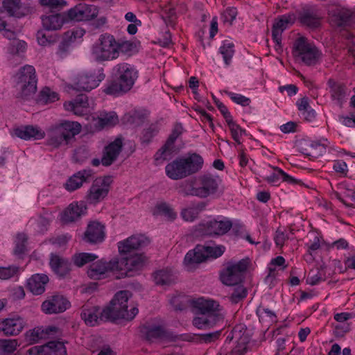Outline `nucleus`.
Returning <instances> with one entry per match:
<instances>
[{
	"label": "nucleus",
	"mask_w": 355,
	"mask_h": 355,
	"mask_svg": "<svg viewBox=\"0 0 355 355\" xmlns=\"http://www.w3.org/2000/svg\"><path fill=\"white\" fill-rule=\"evenodd\" d=\"M41 6L49 8V10H56L66 6L64 0H40Z\"/></svg>",
	"instance_id": "nucleus-63"
},
{
	"label": "nucleus",
	"mask_w": 355,
	"mask_h": 355,
	"mask_svg": "<svg viewBox=\"0 0 355 355\" xmlns=\"http://www.w3.org/2000/svg\"><path fill=\"white\" fill-rule=\"evenodd\" d=\"M174 152V146L172 145L167 146V143L155 153V160L157 164H161L164 161L170 159Z\"/></svg>",
	"instance_id": "nucleus-48"
},
{
	"label": "nucleus",
	"mask_w": 355,
	"mask_h": 355,
	"mask_svg": "<svg viewBox=\"0 0 355 355\" xmlns=\"http://www.w3.org/2000/svg\"><path fill=\"white\" fill-rule=\"evenodd\" d=\"M178 193L183 196H196L198 198V191L196 178L186 180L180 183L178 187Z\"/></svg>",
	"instance_id": "nucleus-46"
},
{
	"label": "nucleus",
	"mask_w": 355,
	"mask_h": 355,
	"mask_svg": "<svg viewBox=\"0 0 355 355\" xmlns=\"http://www.w3.org/2000/svg\"><path fill=\"white\" fill-rule=\"evenodd\" d=\"M28 237L24 233H19L17 234L15 243V247L14 249V253L16 255H21L26 250V243Z\"/></svg>",
	"instance_id": "nucleus-54"
},
{
	"label": "nucleus",
	"mask_w": 355,
	"mask_h": 355,
	"mask_svg": "<svg viewBox=\"0 0 355 355\" xmlns=\"http://www.w3.org/2000/svg\"><path fill=\"white\" fill-rule=\"evenodd\" d=\"M19 268L16 266H0V279L8 280L17 275Z\"/></svg>",
	"instance_id": "nucleus-59"
},
{
	"label": "nucleus",
	"mask_w": 355,
	"mask_h": 355,
	"mask_svg": "<svg viewBox=\"0 0 355 355\" xmlns=\"http://www.w3.org/2000/svg\"><path fill=\"white\" fill-rule=\"evenodd\" d=\"M3 7L10 16L19 18L24 15L21 10V0H3Z\"/></svg>",
	"instance_id": "nucleus-45"
},
{
	"label": "nucleus",
	"mask_w": 355,
	"mask_h": 355,
	"mask_svg": "<svg viewBox=\"0 0 355 355\" xmlns=\"http://www.w3.org/2000/svg\"><path fill=\"white\" fill-rule=\"evenodd\" d=\"M64 107L66 110L72 112L77 116H83L89 112L88 97L86 95L80 94L71 101L65 102Z\"/></svg>",
	"instance_id": "nucleus-30"
},
{
	"label": "nucleus",
	"mask_w": 355,
	"mask_h": 355,
	"mask_svg": "<svg viewBox=\"0 0 355 355\" xmlns=\"http://www.w3.org/2000/svg\"><path fill=\"white\" fill-rule=\"evenodd\" d=\"M119 121L115 112L101 114L99 117L93 119V128L95 131H100L105 127L113 126Z\"/></svg>",
	"instance_id": "nucleus-39"
},
{
	"label": "nucleus",
	"mask_w": 355,
	"mask_h": 355,
	"mask_svg": "<svg viewBox=\"0 0 355 355\" xmlns=\"http://www.w3.org/2000/svg\"><path fill=\"white\" fill-rule=\"evenodd\" d=\"M268 167L272 170L270 175L263 178V180L268 184L272 186H278L281 180L291 184H295L298 182L297 180L285 173L282 168L272 166L270 164H268Z\"/></svg>",
	"instance_id": "nucleus-28"
},
{
	"label": "nucleus",
	"mask_w": 355,
	"mask_h": 355,
	"mask_svg": "<svg viewBox=\"0 0 355 355\" xmlns=\"http://www.w3.org/2000/svg\"><path fill=\"white\" fill-rule=\"evenodd\" d=\"M50 266L51 269L58 275L64 277L70 270V262L58 254H51L50 258Z\"/></svg>",
	"instance_id": "nucleus-38"
},
{
	"label": "nucleus",
	"mask_w": 355,
	"mask_h": 355,
	"mask_svg": "<svg viewBox=\"0 0 355 355\" xmlns=\"http://www.w3.org/2000/svg\"><path fill=\"white\" fill-rule=\"evenodd\" d=\"M237 16V10L235 7L227 8L221 14V18L224 23L231 25Z\"/></svg>",
	"instance_id": "nucleus-62"
},
{
	"label": "nucleus",
	"mask_w": 355,
	"mask_h": 355,
	"mask_svg": "<svg viewBox=\"0 0 355 355\" xmlns=\"http://www.w3.org/2000/svg\"><path fill=\"white\" fill-rule=\"evenodd\" d=\"M113 70L115 80L105 85L103 92L108 95L119 96L130 91L138 77L135 67L123 62L116 64Z\"/></svg>",
	"instance_id": "nucleus-2"
},
{
	"label": "nucleus",
	"mask_w": 355,
	"mask_h": 355,
	"mask_svg": "<svg viewBox=\"0 0 355 355\" xmlns=\"http://www.w3.org/2000/svg\"><path fill=\"white\" fill-rule=\"evenodd\" d=\"M330 142L327 139L321 137L319 139H303L299 141L297 148L299 151L306 156L318 158L324 155Z\"/></svg>",
	"instance_id": "nucleus-12"
},
{
	"label": "nucleus",
	"mask_w": 355,
	"mask_h": 355,
	"mask_svg": "<svg viewBox=\"0 0 355 355\" xmlns=\"http://www.w3.org/2000/svg\"><path fill=\"white\" fill-rule=\"evenodd\" d=\"M166 175L171 180H180L188 176L184 160L179 157L168 163L165 167Z\"/></svg>",
	"instance_id": "nucleus-33"
},
{
	"label": "nucleus",
	"mask_w": 355,
	"mask_h": 355,
	"mask_svg": "<svg viewBox=\"0 0 355 355\" xmlns=\"http://www.w3.org/2000/svg\"><path fill=\"white\" fill-rule=\"evenodd\" d=\"M105 77L103 69L81 71L72 78L71 87L77 91L89 92L96 88Z\"/></svg>",
	"instance_id": "nucleus-7"
},
{
	"label": "nucleus",
	"mask_w": 355,
	"mask_h": 355,
	"mask_svg": "<svg viewBox=\"0 0 355 355\" xmlns=\"http://www.w3.org/2000/svg\"><path fill=\"white\" fill-rule=\"evenodd\" d=\"M14 135L24 140H40L45 137V132L38 126L24 125L13 129Z\"/></svg>",
	"instance_id": "nucleus-29"
},
{
	"label": "nucleus",
	"mask_w": 355,
	"mask_h": 355,
	"mask_svg": "<svg viewBox=\"0 0 355 355\" xmlns=\"http://www.w3.org/2000/svg\"><path fill=\"white\" fill-rule=\"evenodd\" d=\"M16 80L22 95L28 96L35 92L37 80L33 66L26 64L21 67L16 75Z\"/></svg>",
	"instance_id": "nucleus-9"
},
{
	"label": "nucleus",
	"mask_w": 355,
	"mask_h": 355,
	"mask_svg": "<svg viewBox=\"0 0 355 355\" xmlns=\"http://www.w3.org/2000/svg\"><path fill=\"white\" fill-rule=\"evenodd\" d=\"M112 182V179L110 176L96 179L87 192V200L94 205L103 200L107 196Z\"/></svg>",
	"instance_id": "nucleus-11"
},
{
	"label": "nucleus",
	"mask_w": 355,
	"mask_h": 355,
	"mask_svg": "<svg viewBox=\"0 0 355 355\" xmlns=\"http://www.w3.org/2000/svg\"><path fill=\"white\" fill-rule=\"evenodd\" d=\"M18 346L15 339H0V354H10L13 353Z\"/></svg>",
	"instance_id": "nucleus-53"
},
{
	"label": "nucleus",
	"mask_w": 355,
	"mask_h": 355,
	"mask_svg": "<svg viewBox=\"0 0 355 355\" xmlns=\"http://www.w3.org/2000/svg\"><path fill=\"white\" fill-rule=\"evenodd\" d=\"M191 305L196 313L220 315L217 311L219 305L214 300L200 297L192 300Z\"/></svg>",
	"instance_id": "nucleus-32"
},
{
	"label": "nucleus",
	"mask_w": 355,
	"mask_h": 355,
	"mask_svg": "<svg viewBox=\"0 0 355 355\" xmlns=\"http://www.w3.org/2000/svg\"><path fill=\"white\" fill-rule=\"evenodd\" d=\"M44 355H66L67 351L64 345L59 341H51L42 345Z\"/></svg>",
	"instance_id": "nucleus-44"
},
{
	"label": "nucleus",
	"mask_w": 355,
	"mask_h": 355,
	"mask_svg": "<svg viewBox=\"0 0 355 355\" xmlns=\"http://www.w3.org/2000/svg\"><path fill=\"white\" fill-rule=\"evenodd\" d=\"M223 245L206 246L198 245L193 250H189L184 259V264L186 269L191 271L196 266L206 261L207 259H216L220 257L225 252Z\"/></svg>",
	"instance_id": "nucleus-4"
},
{
	"label": "nucleus",
	"mask_w": 355,
	"mask_h": 355,
	"mask_svg": "<svg viewBox=\"0 0 355 355\" xmlns=\"http://www.w3.org/2000/svg\"><path fill=\"white\" fill-rule=\"evenodd\" d=\"M232 220L223 216H217L208 220L200 223L195 230L196 236H209L213 237L226 234L232 227Z\"/></svg>",
	"instance_id": "nucleus-5"
},
{
	"label": "nucleus",
	"mask_w": 355,
	"mask_h": 355,
	"mask_svg": "<svg viewBox=\"0 0 355 355\" xmlns=\"http://www.w3.org/2000/svg\"><path fill=\"white\" fill-rule=\"evenodd\" d=\"M59 99V94L49 87H44L39 95V102L42 104H48L57 101Z\"/></svg>",
	"instance_id": "nucleus-52"
},
{
	"label": "nucleus",
	"mask_w": 355,
	"mask_h": 355,
	"mask_svg": "<svg viewBox=\"0 0 355 355\" xmlns=\"http://www.w3.org/2000/svg\"><path fill=\"white\" fill-rule=\"evenodd\" d=\"M234 340L236 345L233 347L230 355H243L248 350L250 338L246 329L242 324L235 326L227 336L226 341Z\"/></svg>",
	"instance_id": "nucleus-13"
},
{
	"label": "nucleus",
	"mask_w": 355,
	"mask_h": 355,
	"mask_svg": "<svg viewBox=\"0 0 355 355\" xmlns=\"http://www.w3.org/2000/svg\"><path fill=\"white\" fill-rule=\"evenodd\" d=\"M130 296L131 293L128 291L117 292L110 305L101 311L98 306L85 305L80 314L81 318L87 325L91 327L98 324L100 321H115L119 319L131 320L137 315L139 310L136 306L128 310V301Z\"/></svg>",
	"instance_id": "nucleus-1"
},
{
	"label": "nucleus",
	"mask_w": 355,
	"mask_h": 355,
	"mask_svg": "<svg viewBox=\"0 0 355 355\" xmlns=\"http://www.w3.org/2000/svg\"><path fill=\"white\" fill-rule=\"evenodd\" d=\"M27 47V44L22 40H14L10 43L9 51L12 54H19L24 53Z\"/></svg>",
	"instance_id": "nucleus-64"
},
{
	"label": "nucleus",
	"mask_w": 355,
	"mask_h": 355,
	"mask_svg": "<svg viewBox=\"0 0 355 355\" xmlns=\"http://www.w3.org/2000/svg\"><path fill=\"white\" fill-rule=\"evenodd\" d=\"M295 19L294 14H288L280 16L275 21L272 28V38L275 43L276 51L282 50V33L294 23Z\"/></svg>",
	"instance_id": "nucleus-18"
},
{
	"label": "nucleus",
	"mask_w": 355,
	"mask_h": 355,
	"mask_svg": "<svg viewBox=\"0 0 355 355\" xmlns=\"http://www.w3.org/2000/svg\"><path fill=\"white\" fill-rule=\"evenodd\" d=\"M66 144L62 123L52 126L48 131L47 144L54 148L60 147L62 144Z\"/></svg>",
	"instance_id": "nucleus-35"
},
{
	"label": "nucleus",
	"mask_w": 355,
	"mask_h": 355,
	"mask_svg": "<svg viewBox=\"0 0 355 355\" xmlns=\"http://www.w3.org/2000/svg\"><path fill=\"white\" fill-rule=\"evenodd\" d=\"M236 286L230 296L231 302L233 303H238L247 295V290L243 285L239 284Z\"/></svg>",
	"instance_id": "nucleus-61"
},
{
	"label": "nucleus",
	"mask_w": 355,
	"mask_h": 355,
	"mask_svg": "<svg viewBox=\"0 0 355 355\" xmlns=\"http://www.w3.org/2000/svg\"><path fill=\"white\" fill-rule=\"evenodd\" d=\"M158 132V125L157 124H151L148 128L143 130L141 137V142L144 144H149Z\"/></svg>",
	"instance_id": "nucleus-56"
},
{
	"label": "nucleus",
	"mask_w": 355,
	"mask_h": 355,
	"mask_svg": "<svg viewBox=\"0 0 355 355\" xmlns=\"http://www.w3.org/2000/svg\"><path fill=\"white\" fill-rule=\"evenodd\" d=\"M329 15L331 23L338 27L349 26L355 20L354 12L341 6H336L330 9Z\"/></svg>",
	"instance_id": "nucleus-21"
},
{
	"label": "nucleus",
	"mask_w": 355,
	"mask_h": 355,
	"mask_svg": "<svg viewBox=\"0 0 355 355\" xmlns=\"http://www.w3.org/2000/svg\"><path fill=\"white\" fill-rule=\"evenodd\" d=\"M123 148V139L121 137L116 138L113 141L105 146L101 157V164L105 166H109L115 162Z\"/></svg>",
	"instance_id": "nucleus-25"
},
{
	"label": "nucleus",
	"mask_w": 355,
	"mask_h": 355,
	"mask_svg": "<svg viewBox=\"0 0 355 355\" xmlns=\"http://www.w3.org/2000/svg\"><path fill=\"white\" fill-rule=\"evenodd\" d=\"M140 332L144 339L150 343L175 338L161 325L146 324L141 327Z\"/></svg>",
	"instance_id": "nucleus-20"
},
{
	"label": "nucleus",
	"mask_w": 355,
	"mask_h": 355,
	"mask_svg": "<svg viewBox=\"0 0 355 355\" xmlns=\"http://www.w3.org/2000/svg\"><path fill=\"white\" fill-rule=\"evenodd\" d=\"M221 182L218 176L212 174H203L196 178L198 198H206L218 192Z\"/></svg>",
	"instance_id": "nucleus-14"
},
{
	"label": "nucleus",
	"mask_w": 355,
	"mask_h": 355,
	"mask_svg": "<svg viewBox=\"0 0 355 355\" xmlns=\"http://www.w3.org/2000/svg\"><path fill=\"white\" fill-rule=\"evenodd\" d=\"M85 31L83 28H75L71 30H69L64 33V36L67 38L71 43L75 42L78 40L82 39V37L85 34Z\"/></svg>",
	"instance_id": "nucleus-57"
},
{
	"label": "nucleus",
	"mask_w": 355,
	"mask_h": 355,
	"mask_svg": "<svg viewBox=\"0 0 355 355\" xmlns=\"http://www.w3.org/2000/svg\"><path fill=\"white\" fill-rule=\"evenodd\" d=\"M286 260L282 256H277L270 260L268 265V275L265 278V282H272L277 276V268L284 270L286 268Z\"/></svg>",
	"instance_id": "nucleus-42"
},
{
	"label": "nucleus",
	"mask_w": 355,
	"mask_h": 355,
	"mask_svg": "<svg viewBox=\"0 0 355 355\" xmlns=\"http://www.w3.org/2000/svg\"><path fill=\"white\" fill-rule=\"evenodd\" d=\"M256 312L260 321L267 319L273 321L277 318V315L273 311L262 305H260L257 307Z\"/></svg>",
	"instance_id": "nucleus-58"
},
{
	"label": "nucleus",
	"mask_w": 355,
	"mask_h": 355,
	"mask_svg": "<svg viewBox=\"0 0 355 355\" xmlns=\"http://www.w3.org/2000/svg\"><path fill=\"white\" fill-rule=\"evenodd\" d=\"M25 324L23 318L13 315L0 320V332L7 336H17L23 330Z\"/></svg>",
	"instance_id": "nucleus-22"
},
{
	"label": "nucleus",
	"mask_w": 355,
	"mask_h": 355,
	"mask_svg": "<svg viewBox=\"0 0 355 355\" xmlns=\"http://www.w3.org/2000/svg\"><path fill=\"white\" fill-rule=\"evenodd\" d=\"M121 48L115 37L107 33L101 34L93 44L91 53L98 62L112 60L117 58Z\"/></svg>",
	"instance_id": "nucleus-3"
},
{
	"label": "nucleus",
	"mask_w": 355,
	"mask_h": 355,
	"mask_svg": "<svg viewBox=\"0 0 355 355\" xmlns=\"http://www.w3.org/2000/svg\"><path fill=\"white\" fill-rule=\"evenodd\" d=\"M98 258L94 253L80 252L75 254L72 257L73 263L78 267H82L84 265L95 261Z\"/></svg>",
	"instance_id": "nucleus-51"
},
{
	"label": "nucleus",
	"mask_w": 355,
	"mask_h": 355,
	"mask_svg": "<svg viewBox=\"0 0 355 355\" xmlns=\"http://www.w3.org/2000/svg\"><path fill=\"white\" fill-rule=\"evenodd\" d=\"M43 28L46 31H58L64 24L69 22L67 12H59L57 10H49L41 16Z\"/></svg>",
	"instance_id": "nucleus-19"
},
{
	"label": "nucleus",
	"mask_w": 355,
	"mask_h": 355,
	"mask_svg": "<svg viewBox=\"0 0 355 355\" xmlns=\"http://www.w3.org/2000/svg\"><path fill=\"white\" fill-rule=\"evenodd\" d=\"M230 129L232 138L238 144H241V138L245 135V130L243 129L239 124H237L233 119L226 122Z\"/></svg>",
	"instance_id": "nucleus-50"
},
{
	"label": "nucleus",
	"mask_w": 355,
	"mask_h": 355,
	"mask_svg": "<svg viewBox=\"0 0 355 355\" xmlns=\"http://www.w3.org/2000/svg\"><path fill=\"white\" fill-rule=\"evenodd\" d=\"M93 175L92 169H84L70 177L64 184L65 189L69 191H73L79 189L84 182H89Z\"/></svg>",
	"instance_id": "nucleus-31"
},
{
	"label": "nucleus",
	"mask_w": 355,
	"mask_h": 355,
	"mask_svg": "<svg viewBox=\"0 0 355 355\" xmlns=\"http://www.w3.org/2000/svg\"><path fill=\"white\" fill-rule=\"evenodd\" d=\"M61 123L66 139V144H67L69 140L80 132L82 126L76 121H63Z\"/></svg>",
	"instance_id": "nucleus-43"
},
{
	"label": "nucleus",
	"mask_w": 355,
	"mask_h": 355,
	"mask_svg": "<svg viewBox=\"0 0 355 355\" xmlns=\"http://www.w3.org/2000/svg\"><path fill=\"white\" fill-rule=\"evenodd\" d=\"M221 331H216L208 334H196L197 341L200 343H210L216 340L220 336Z\"/></svg>",
	"instance_id": "nucleus-60"
},
{
	"label": "nucleus",
	"mask_w": 355,
	"mask_h": 355,
	"mask_svg": "<svg viewBox=\"0 0 355 355\" xmlns=\"http://www.w3.org/2000/svg\"><path fill=\"white\" fill-rule=\"evenodd\" d=\"M327 84L331 98L337 101L338 103L342 104L348 96V89L346 86L332 79L329 80Z\"/></svg>",
	"instance_id": "nucleus-37"
},
{
	"label": "nucleus",
	"mask_w": 355,
	"mask_h": 355,
	"mask_svg": "<svg viewBox=\"0 0 355 355\" xmlns=\"http://www.w3.org/2000/svg\"><path fill=\"white\" fill-rule=\"evenodd\" d=\"M149 243L147 237L142 234H135L117 243L118 250L121 256L135 254V251L146 246Z\"/></svg>",
	"instance_id": "nucleus-17"
},
{
	"label": "nucleus",
	"mask_w": 355,
	"mask_h": 355,
	"mask_svg": "<svg viewBox=\"0 0 355 355\" xmlns=\"http://www.w3.org/2000/svg\"><path fill=\"white\" fill-rule=\"evenodd\" d=\"M105 226L100 222H90L87 227L83 239L89 243H101L105 237Z\"/></svg>",
	"instance_id": "nucleus-26"
},
{
	"label": "nucleus",
	"mask_w": 355,
	"mask_h": 355,
	"mask_svg": "<svg viewBox=\"0 0 355 355\" xmlns=\"http://www.w3.org/2000/svg\"><path fill=\"white\" fill-rule=\"evenodd\" d=\"M155 210L157 214L164 215L171 220L175 219L177 214L169 205L166 202H161L155 206Z\"/></svg>",
	"instance_id": "nucleus-55"
},
{
	"label": "nucleus",
	"mask_w": 355,
	"mask_h": 355,
	"mask_svg": "<svg viewBox=\"0 0 355 355\" xmlns=\"http://www.w3.org/2000/svg\"><path fill=\"white\" fill-rule=\"evenodd\" d=\"M293 53L307 66L315 65L322 56V52L305 37H300L295 40Z\"/></svg>",
	"instance_id": "nucleus-6"
},
{
	"label": "nucleus",
	"mask_w": 355,
	"mask_h": 355,
	"mask_svg": "<svg viewBox=\"0 0 355 355\" xmlns=\"http://www.w3.org/2000/svg\"><path fill=\"white\" fill-rule=\"evenodd\" d=\"M206 206L205 202H200L186 207L182 210L181 216L185 221L193 222L198 217L200 213L205 209Z\"/></svg>",
	"instance_id": "nucleus-41"
},
{
	"label": "nucleus",
	"mask_w": 355,
	"mask_h": 355,
	"mask_svg": "<svg viewBox=\"0 0 355 355\" xmlns=\"http://www.w3.org/2000/svg\"><path fill=\"white\" fill-rule=\"evenodd\" d=\"M118 272L117 278H121L128 275V272L141 270L145 263V257L141 254H130L121 256L118 258Z\"/></svg>",
	"instance_id": "nucleus-15"
},
{
	"label": "nucleus",
	"mask_w": 355,
	"mask_h": 355,
	"mask_svg": "<svg viewBox=\"0 0 355 355\" xmlns=\"http://www.w3.org/2000/svg\"><path fill=\"white\" fill-rule=\"evenodd\" d=\"M198 315L194 317L193 320V325L199 329H210L220 321H222L223 318L222 315H212L197 313Z\"/></svg>",
	"instance_id": "nucleus-34"
},
{
	"label": "nucleus",
	"mask_w": 355,
	"mask_h": 355,
	"mask_svg": "<svg viewBox=\"0 0 355 355\" xmlns=\"http://www.w3.org/2000/svg\"><path fill=\"white\" fill-rule=\"evenodd\" d=\"M188 176L198 172L203 166L204 160L202 156L197 153L189 155L187 157H182Z\"/></svg>",
	"instance_id": "nucleus-40"
},
{
	"label": "nucleus",
	"mask_w": 355,
	"mask_h": 355,
	"mask_svg": "<svg viewBox=\"0 0 355 355\" xmlns=\"http://www.w3.org/2000/svg\"><path fill=\"white\" fill-rule=\"evenodd\" d=\"M118 258L115 257L109 261L105 259H101L90 265L87 270V275L92 279H103L109 276L110 273H116L118 272Z\"/></svg>",
	"instance_id": "nucleus-10"
},
{
	"label": "nucleus",
	"mask_w": 355,
	"mask_h": 355,
	"mask_svg": "<svg viewBox=\"0 0 355 355\" xmlns=\"http://www.w3.org/2000/svg\"><path fill=\"white\" fill-rule=\"evenodd\" d=\"M49 282V277L44 274H35L28 279L27 287L34 295H41L45 291V286Z\"/></svg>",
	"instance_id": "nucleus-36"
},
{
	"label": "nucleus",
	"mask_w": 355,
	"mask_h": 355,
	"mask_svg": "<svg viewBox=\"0 0 355 355\" xmlns=\"http://www.w3.org/2000/svg\"><path fill=\"white\" fill-rule=\"evenodd\" d=\"M71 306L69 300L62 295H53L42 304V310L46 314L59 313L65 311Z\"/></svg>",
	"instance_id": "nucleus-24"
},
{
	"label": "nucleus",
	"mask_w": 355,
	"mask_h": 355,
	"mask_svg": "<svg viewBox=\"0 0 355 355\" xmlns=\"http://www.w3.org/2000/svg\"><path fill=\"white\" fill-rule=\"evenodd\" d=\"M226 66H229L234 54V44L229 41H224L219 49Z\"/></svg>",
	"instance_id": "nucleus-49"
},
{
	"label": "nucleus",
	"mask_w": 355,
	"mask_h": 355,
	"mask_svg": "<svg viewBox=\"0 0 355 355\" xmlns=\"http://www.w3.org/2000/svg\"><path fill=\"white\" fill-rule=\"evenodd\" d=\"M322 15L318 8L315 6L304 8L298 15V20L308 28L315 29L321 24Z\"/></svg>",
	"instance_id": "nucleus-23"
},
{
	"label": "nucleus",
	"mask_w": 355,
	"mask_h": 355,
	"mask_svg": "<svg viewBox=\"0 0 355 355\" xmlns=\"http://www.w3.org/2000/svg\"><path fill=\"white\" fill-rule=\"evenodd\" d=\"M153 279L157 285H170L174 281L171 271L168 270H159L153 274Z\"/></svg>",
	"instance_id": "nucleus-47"
},
{
	"label": "nucleus",
	"mask_w": 355,
	"mask_h": 355,
	"mask_svg": "<svg viewBox=\"0 0 355 355\" xmlns=\"http://www.w3.org/2000/svg\"><path fill=\"white\" fill-rule=\"evenodd\" d=\"M250 261L248 259H243L239 261H230L220 273L221 282L227 286L239 284L244 278Z\"/></svg>",
	"instance_id": "nucleus-8"
},
{
	"label": "nucleus",
	"mask_w": 355,
	"mask_h": 355,
	"mask_svg": "<svg viewBox=\"0 0 355 355\" xmlns=\"http://www.w3.org/2000/svg\"><path fill=\"white\" fill-rule=\"evenodd\" d=\"M86 212L87 206L85 202H73L64 211L61 218L64 223H71L79 219Z\"/></svg>",
	"instance_id": "nucleus-27"
},
{
	"label": "nucleus",
	"mask_w": 355,
	"mask_h": 355,
	"mask_svg": "<svg viewBox=\"0 0 355 355\" xmlns=\"http://www.w3.org/2000/svg\"><path fill=\"white\" fill-rule=\"evenodd\" d=\"M98 14L97 6L84 3H78L67 11L69 21H90L95 19Z\"/></svg>",
	"instance_id": "nucleus-16"
}]
</instances>
